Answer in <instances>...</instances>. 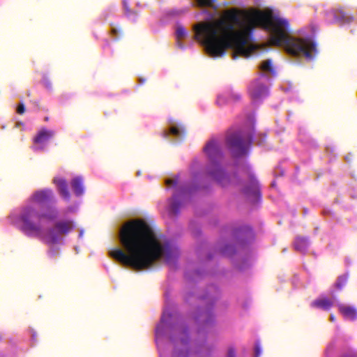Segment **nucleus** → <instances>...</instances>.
I'll list each match as a JSON object with an SVG mask.
<instances>
[{
	"label": "nucleus",
	"mask_w": 357,
	"mask_h": 357,
	"mask_svg": "<svg viewBox=\"0 0 357 357\" xmlns=\"http://www.w3.org/2000/svg\"><path fill=\"white\" fill-rule=\"evenodd\" d=\"M145 81H146L145 78H143V77H139V82L140 84H143Z\"/></svg>",
	"instance_id": "33"
},
{
	"label": "nucleus",
	"mask_w": 357,
	"mask_h": 357,
	"mask_svg": "<svg viewBox=\"0 0 357 357\" xmlns=\"http://www.w3.org/2000/svg\"><path fill=\"white\" fill-rule=\"evenodd\" d=\"M119 240L123 249L110 252L111 257L124 266L140 271L156 262V234L142 219L130 220L122 227Z\"/></svg>",
	"instance_id": "2"
},
{
	"label": "nucleus",
	"mask_w": 357,
	"mask_h": 357,
	"mask_svg": "<svg viewBox=\"0 0 357 357\" xmlns=\"http://www.w3.org/2000/svg\"><path fill=\"white\" fill-rule=\"evenodd\" d=\"M330 15L333 17L335 22L340 24L350 23L354 20V17L342 8L333 9L330 12Z\"/></svg>",
	"instance_id": "9"
},
{
	"label": "nucleus",
	"mask_w": 357,
	"mask_h": 357,
	"mask_svg": "<svg viewBox=\"0 0 357 357\" xmlns=\"http://www.w3.org/2000/svg\"><path fill=\"white\" fill-rule=\"evenodd\" d=\"M40 215L42 223L45 220L54 221L58 218L59 212L56 208L52 207L47 212L41 213Z\"/></svg>",
	"instance_id": "18"
},
{
	"label": "nucleus",
	"mask_w": 357,
	"mask_h": 357,
	"mask_svg": "<svg viewBox=\"0 0 357 357\" xmlns=\"http://www.w3.org/2000/svg\"><path fill=\"white\" fill-rule=\"evenodd\" d=\"M54 227L59 234H66L72 230L73 224L71 220L59 221L56 222Z\"/></svg>",
	"instance_id": "12"
},
{
	"label": "nucleus",
	"mask_w": 357,
	"mask_h": 357,
	"mask_svg": "<svg viewBox=\"0 0 357 357\" xmlns=\"http://www.w3.org/2000/svg\"><path fill=\"white\" fill-rule=\"evenodd\" d=\"M204 152L211 161V166L208 169L209 174L221 185H227L229 182V178L215 162L216 160H220L222 157L220 149L215 141L211 140L208 142L204 147Z\"/></svg>",
	"instance_id": "4"
},
{
	"label": "nucleus",
	"mask_w": 357,
	"mask_h": 357,
	"mask_svg": "<svg viewBox=\"0 0 357 357\" xmlns=\"http://www.w3.org/2000/svg\"><path fill=\"white\" fill-rule=\"evenodd\" d=\"M123 8L125 10V13L127 16H130V15L133 14L134 12L132 11L129 8H128V2L126 0H123Z\"/></svg>",
	"instance_id": "26"
},
{
	"label": "nucleus",
	"mask_w": 357,
	"mask_h": 357,
	"mask_svg": "<svg viewBox=\"0 0 357 357\" xmlns=\"http://www.w3.org/2000/svg\"><path fill=\"white\" fill-rule=\"evenodd\" d=\"M347 276L346 275L340 276L337 278V282L335 283L336 288L339 289H342V287H344V284L347 283Z\"/></svg>",
	"instance_id": "24"
},
{
	"label": "nucleus",
	"mask_w": 357,
	"mask_h": 357,
	"mask_svg": "<svg viewBox=\"0 0 357 357\" xmlns=\"http://www.w3.org/2000/svg\"><path fill=\"white\" fill-rule=\"evenodd\" d=\"M340 311L348 319L354 320L357 318V312L352 307L341 305L340 306Z\"/></svg>",
	"instance_id": "15"
},
{
	"label": "nucleus",
	"mask_w": 357,
	"mask_h": 357,
	"mask_svg": "<svg viewBox=\"0 0 357 357\" xmlns=\"http://www.w3.org/2000/svg\"><path fill=\"white\" fill-rule=\"evenodd\" d=\"M25 112V107L23 103H20L17 108V112L20 114H24Z\"/></svg>",
	"instance_id": "30"
},
{
	"label": "nucleus",
	"mask_w": 357,
	"mask_h": 357,
	"mask_svg": "<svg viewBox=\"0 0 357 357\" xmlns=\"http://www.w3.org/2000/svg\"><path fill=\"white\" fill-rule=\"evenodd\" d=\"M53 183L56 185L57 190L61 196L67 201L70 200V194L68 188V183L64 178L55 177L53 179Z\"/></svg>",
	"instance_id": "10"
},
{
	"label": "nucleus",
	"mask_w": 357,
	"mask_h": 357,
	"mask_svg": "<svg viewBox=\"0 0 357 357\" xmlns=\"http://www.w3.org/2000/svg\"><path fill=\"white\" fill-rule=\"evenodd\" d=\"M312 306L321 308L323 310H329L331 307L333 305V302L326 298L317 299L312 303Z\"/></svg>",
	"instance_id": "19"
},
{
	"label": "nucleus",
	"mask_w": 357,
	"mask_h": 357,
	"mask_svg": "<svg viewBox=\"0 0 357 357\" xmlns=\"http://www.w3.org/2000/svg\"><path fill=\"white\" fill-rule=\"evenodd\" d=\"M178 257V248L169 241L162 243L158 235V261L164 259L169 266L174 267Z\"/></svg>",
	"instance_id": "6"
},
{
	"label": "nucleus",
	"mask_w": 357,
	"mask_h": 357,
	"mask_svg": "<svg viewBox=\"0 0 357 357\" xmlns=\"http://www.w3.org/2000/svg\"><path fill=\"white\" fill-rule=\"evenodd\" d=\"M228 357H235V351L234 349L229 350Z\"/></svg>",
	"instance_id": "32"
},
{
	"label": "nucleus",
	"mask_w": 357,
	"mask_h": 357,
	"mask_svg": "<svg viewBox=\"0 0 357 357\" xmlns=\"http://www.w3.org/2000/svg\"><path fill=\"white\" fill-rule=\"evenodd\" d=\"M176 34L177 40H179L180 39L184 38L186 36L187 32L183 26H178L176 28Z\"/></svg>",
	"instance_id": "25"
},
{
	"label": "nucleus",
	"mask_w": 357,
	"mask_h": 357,
	"mask_svg": "<svg viewBox=\"0 0 357 357\" xmlns=\"http://www.w3.org/2000/svg\"><path fill=\"white\" fill-rule=\"evenodd\" d=\"M20 221L22 223L21 230L27 236H34L43 238L41 215L36 208L32 206H26L21 211Z\"/></svg>",
	"instance_id": "3"
},
{
	"label": "nucleus",
	"mask_w": 357,
	"mask_h": 357,
	"mask_svg": "<svg viewBox=\"0 0 357 357\" xmlns=\"http://www.w3.org/2000/svg\"><path fill=\"white\" fill-rule=\"evenodd\" d=\"M181 204L176 200L175 195L173 196L172 202L170 204V211L174 215H177L179 211Z\"/></svg>",
	"instance_id": "20"
},
{
	"label": "nucleus",
	"mask_w": 357,
	"mask_h": 357,
	"mask_svg": "<svg viewBox=\"0 0 357 357\" xmlns=\"http://www.w3.org/2000/svg\"><path fill=\"white\" fill-rule=\"evenodd\" d=\"M259 68L261 71V73H260L261 77L264 76V73H269L270 74L273 75H275V72L272 65V61L271 59H266L262 61L259 65Z\"/></svg>",
	"instance_id": "16"
},
{
	"label": "nucleus",
	"mask_w": 357,
	"mask_h": 357,
	"mask_svg": "<svg viewBox=\"0 0 357 357\" xmlns=\"http://www.w3.org/2000/svg\"><path fill=\"white\" fill-rule=\"evenodd\" d=\"M45 120L47 121H48V117H45Z\"/></svg>",
	"instance_id": "35"
},
{
	"label": "nucleus",
	"mask_w": 357,
	"mask_h": 357,
	"mask_svg": "<svg viewBox=\"0 0 357 357\" xmlns=\"http://www.w3.org/2000/svg\"><path fill=\"white\" fill-rule=\"evenodd\" d=\"M257 27L271 31L269 43L274 46H283L292 56H304L312 60L316 53V45L310 38H296L289 33V22L273 17L271 10L252 8L227 10L222 17L194 26L195 38L206 47L213 57H221L227 50L233 49L232 57H249L255 47L248 45L250 36Z\"/></svg>",
	"instance_id": "1"
},
{
	"label": "nucleus",
	"mask_w": 357,
	"mask_h": 357,
	"mask_svg": "<svg viewBox=\"0 0 357 357\" xmlns=\"http://www.w3.org/2000/svg\"><path fill=\"white\" fill-rule=\"evenodd\" d=\"M250 185L243 188L242 191L246 195H253L256 196L259 192L257 181L253 176H250Z\"/></svg>",
	"instance_id": "14"
},
{
	"label": "nucleus",
	"mask_w": 357,
	"mask_h": 357,
	"mask_svg": "<svg viewBox=\"0 0 357 357\" xmlns=\"http://www.w3.org/2000/svg\"><path fill=\"white\" fill-rule=\"evenodd\" d=\"M170 134L175 136L176 138L180 139L184 134L185 130L184 129H180L178 127L173 126L170 128Z\"/></svg>",
	"instance_id": "23"
},
{
	"label": "nucleus",
	"mask_w": 357,
	"mask_h": 357,
	"mask_svg": "<svg viewBox=\"0 0 357 357\" xmlns=\"http://www.w3.org/2000/svg\"><path fill=\"white\" fill-rule=\"evenodd\" d=\"M43 83L44 86L47 89H52V82H50V80L47 77H44L43 78Z\"/></svg>",
	"instance_id": "27"
},
{
	"label": "nucleus",
	"mask_w": 357,
	"mask_h": 357,
	"mask_svg": "<svg viewBox=\"0 0 357 357\" xmlns=\"http://www.w3.org/2000/svg\"><path fill=\"white\" fill-rule=\"evenodd\" d=\"M187 336V331L183 330L180 337V340L182 344H185L188 342V340L185 338Z\"/></svg>",
	"instance_id": "28"
},
{
	"label": "nucleus",
	"mask_w": 357,
	"mask_h": 357,
	"mask_svg": "<svg viewBox=\"0 0 357 357\" xmlns=\"http://www.w3.org/2000/svg\"><path fill=\"white\" fill-rule=\"evenodd\" d=\"M30 201L38 204H45L47 203L55 202L56 200L52 190L45 188L33 192L30 197Z\"/></svg>",
	"instance_id": "7"
},
{
	"label": "nucleus",
	"mask_w": 357,
	"mask_h": 357,
	"mask_svg": "<svg viewBox=\"0 0 357 357\" xmlns=\"http://www.w3.org/2000/svg\"><path fill=\"white\" fill-rule=\"evenodd\" d=\"M330 319H331V321H333L335 320V317H334V316H333V315H331Z\"/></svg>",
	"instance_id": "34"
},
{
	"label": "nucleus",
	"mask_w": 357,
	"mask_h": 357,
	"mask_svg": "<svg viewBox=\"0 0 357 357\" xmlns=\"http://www.w3.org/2000/svg\"><path fill=\"white\" fill-rule=\"evenodd\" d=\"M72 189L76 196L79 197L84 193L83 179L82 177L77 176L72 179L71 182Z\"/></svg>",
	"instance_id": "13"
},
{
	"label": "nucleus",
	"mask_w": 357,
	"mask_h": 357,
	"mask_svg": "<svg viewBox=\"0 0 357 357\" xmlns=\"http://www.w3.org/2000/svg\"><path fill=\"white\" fill-rule=\"evenodd\" d=\"M249 92L252 98L255 100H257L267 96L268 89L266 86L260 83L259 79H256L250 84Z\"/></svg>",
	"instance_id": "8"
},
{
	"label": "nucleus",
	"mask_w": 357,
	"mask_h": 357,
	"mask_svg": "<svg viewBox=\"0 0 357 357\" xmlns=\"http://www.w3.org/2000/svg\"><path fill=\"white\" fill-rule=\"evenodd\" d=\"M199 7H208L215 8V5L217 0H195Z\"/></svg>",
	"instance_id": "21"
},
{
	"label": "nucleus",
	"mask_w": 357,
	"mask_h": 357,
	"mask_svg": "<svg viewBox=\"0 0 357 357\" xmlns=\"http://www.w3.org/2000/svg\"><path fill=\"white\" fill-rule=\"evenodd\" d=\"M54 229H50L48 230L49 236L45 239V242L48 244H54L58 242V237L54 234Z\"/></svg>",
	"instance_id": "22"
},
{
	"label": "nucleus",
	"mask_w": 357,
	"mask_h": 357,
	"mask_svg": "<svg viewBox=\"0 0 357 357\" xmlns=\"http://www.w3.org/2000/svg\"><path fill=\"white\" fill-rule=\"evenodd\" d=\"M226 143L233 155L239 157L247 153L252 143V137L243 132H236L227 136Z\"/></svg>",
	"instance_id": "5"
},
{
	"label": "nucleus",
	"mask_w": 357,
	"mask_h": 357,
	"mask_svg": "<svg viewBox=\"0 0 357 357\" xmlns=\"http://www.w3.org/2000/svg\"><path fill=\"white\" fill-rule=\"evenodd\" d=\"M308 244V241L306 238L298 236L295 239L294 248L298 252H305L307 249Z\"/></svg>",
	"instance_id": "17"
},
{
	"label": "nucleus",
	"mask_w": 357,
	"mask_h": 357,
	"mask_svg": "<svg viewBox=\"0 0 357 357\" xmlns=\"http://www.w3.org/2000/svg\"><path fill=\"white\" fill-rule=\"evenodd\" d=\"M261 355V348L258 342L255 344V357H259Z\"/></svg>",
	"instance_id": "29"
},
{
	"label": "nucleus",
	"mask_w": 357,
	"mask_h": 357,
	"mask_svg": "<svg viewBox=\"0 0 357 357\" xmlns=\"http://www.w3.org/2000/svg\"><path fill=\"white\" fill-rule=\"evenodd\" d=\"M167 135H168V134H167V133H164V135H165V137H166V136H167Z\"/></svg>",
	"instance_id": "36"
},
{
	"label": "nucleus",
	"mask_w": 357,
	"mask_h": 357,
	"mask_svg": "<svg viewBox=\"0 0 357 357\" xmlns=\"http://www.w3.org/2000/svg\"><path fill=\"white\" fill-rule=\"evenodd\" d=\"M165 183H166V185H169V186L176 184V181L173 179H167V180H166Z\"/></svg>",
	"instance_id": "31"
},
{
	"label": "nucleus",
	"mask_w": 357,
	"mask_h": 357,
	"mask_svg": "<svg viewBox=\"0 0 357 357\" xmlns=\"http://www.w3.org/2000/svg\"><path fill=\"white\" fill-rule=\"evenodd\" d=\"M54 135V132L46 128L41 129L37 135L34 137L33 142L35 144H43L48 142Z\"/></svg>",
	"instance_id": "11"
}]
</instances>
